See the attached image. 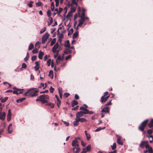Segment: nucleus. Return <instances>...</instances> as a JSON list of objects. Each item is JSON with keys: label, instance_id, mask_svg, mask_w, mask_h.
I'll use <instances>...</instances> for the list:
<instances>
[{"label": "nucleus", "instance_id": "32", "mask_svg": "<svg viewBox=\"0 0 153 153\" xmlns=\"http://www.w3.org/2000/svg\"><path fill=\"white\" fill-rule=\"evenodd\" d=\"M25 98H22L17 100H16V102L18 103L21 102L25 100Z\"/></svg>", "mask_w": 153, "mask_h": 153}, {"label": "nucleus", "instance_id": "54", "mask_svg": "<svg viewBox=\"0 0 153 153\" xmlns=\"http://www.w3.org/2000/svg\"><path fill=\"white\" fill-rule=\"evenodd\" d=\"M60 104L61 101L59 99V100H57V105L58 107H59L60 105Z\"/></svg>", "mask_w": 153, "mask_h": 153}, {"label": "nucleus", "instance_id": "11", "mask_svg": "<svg viewBox=\"0 0 153 153\" xmlns=\"http://www.w3.org/2000/svg\"><path fill=\"white\" fill-rule=\"evenodd\" d=\"M84 114H84L83 112L82 111L78 112L76 114V118L78 119L80 118V117L83 116Z\"/></svg>", "mask_w": 153, "mask_h": 153}, {"label": "nucleus", "instance_id": "43", "mask_svg": "<svg viewBox=\"0 0 153 153\" xmlns=\"http://www.w3.org/2000/svg\"><path fill=\"white\" fill-rule=\"evenodd\" d=\"M47 105L49 106L52 108H54V104L52 103L47 104Z\"/></svg>", "mask_w": 153, "mask_h": 153}, {"label": "nucleus", "instance_id": "4", "mask_svg": "<svg viewBox=\"0 0 153 153\" xmlns=\"http://www.w3.org/2000/svg\"><path fill=\"white\" fill-rule=\"evenodd\" d=\"M34 88H31L29 90H30V92L29 93V95L31 96L32 97L36 96L37 95V93L38 92L37 90L32 91Z\"/></svg>", "mask_w": 153, "mask_h": 153}, {"label": "nucleus", "instance_id": "13", "mask_svg": "<svg viewBox=\"0 0 153 153\" xmlns=\"http://www.w3.org/2000/svg\"><path fill=\"white\" fill-rule=\"evenodd\" d=\"M80 149L79 147H74L73 149V151L74 153H78L80 151Z\"/></svg>", "mask_w": 153, "mask_h": 153}, {"label": "nucleus", "instance_id": "17", "mask_svg": "<svg viewBox=\"0 0 153 153\" xmlns=\"http://www.w3.org/2000/svg\"><path fill=\"white\" fill-rule=\"evenodd\" d=\"M101 111L102 112L109 113V108L108 107H106L102 108Z\"/></svg>", "mask_w": 153, "mask_h": 153}, {"label": "nucleus", "instance_id": "51", "mask_svg": "<svg viewBox=\"0 0 153 153\" xmlns=\"http://www.w3.org/2000/svg\"><path fill=\"white\" fill-rule=\"evenodd\" d=\"M81 16L82 17L84 18L85 21V19L88 20L89 19L88 17L87 16H85V14L84 15V13H83V16Z\"/></svg>", "mask_w": 153, "mask_h": 153}, {"label": "nucleus", "instance_id": "1", "mask_svg": "<svg viewBox=\"0 0 153 153\" xmlns=\"http://www.w3.org/2000/svg\"><path fill=\"white\" fill-rule=\"evenodd\" d=\"M80 109L83 111L84 114H91L93 113V112L91 111H89L88 109L86 108H85L83 106H81L80 108Z\"/></svg>", "mask_w": 153, "mask_h": 153}, {"label": "nucleus", "instance_id": "16", "mask_svg": "<svg viewBox=\"0 0 153 153\" xmlns=\"http://www.w3.org/2000/svg\"><path fill=\"white\" fill-rule=\"evenodd\" d=\"M147 142V141H142L141 142L140 144L139 145V147L141 148H143L145 146Z\"/></svg>", "mask_w": 153, "mask_h": 153}, {"label": "nucleus", "instance_id": "62", "mask_svg": "<svg viewBox=\"0 0 153 153\" xmlns=\"http://www.w3.org/2000/svg\"><path fill=\"white\" fill-rule=\"evenodd\" d=\"M30 92V90H29V89L27 90V92L25 93L24 94V95L25 96H27V94L28 93L29 94V93Z\"/></svg>", "mask_w": 153, "mask_h": 153}, {"label": "nucleus", "instance_id": "9", "mask_svg": "<svg viewBox=\"0 0 153 153\" xmlns=\"http://www.w3.org/2000/svg\"><path fill=\"white\" fill-rule=\"evenodd\" d=\"M24 89H17L16 90H14L13 91V93L14 94H21L22 93L21 91H22L24 90Z\"/></svg>", "mask_w": 153, "mask_h": 153}, {"label": "nucleus", "instance_id": "7", "mask_svg": "<svg viewBox=\"0 0 153 153\" xmlns=\"http://www.w3.org/2000/svg\"><path fill=\"white\" fill-rule=\"evenodd\" d=\"M145 146L146 149H148V153H153V149L151 147H149V145L148 144V142L147 141Z\"/></svg>", "mask_w": 153, "mask_h": 153}, {"label": "nucleus", "instance_id": "27", "mask_svg": "<svg viewBox=\"0 0 153 153\" xmlns=\"http://www.w3.org/2000/svg\"><path fill=\"white\" fill-rule=\"evenodd\" d=\"M148 126L149 128H152L153 126V119L151 120Z\"/></svg>", "mask_w": 153, "mask_h": 153}, {"label": "nucleus", "instance_id": "29", "mask_svg": "<svg viewBox=\"0 0 153 153\" xmlns=\"http://www.w3.org/2000/svg\"><path fill=\"white\" fill-rule=\"evenodd\" d=\"M64 57L63 56H59L56 60V62H58V60H63L64 59Z\"/></svg>", "mask_w": 153, "mask_h": 153}, {"label": "nucleus", "instance_id": "57", "mask_svg": "<svg viewBox=\"0 0 153 153\" xmlns=\"http://www.w3.org/2000/svg\"><path fill=\"white\" fill-rule=\"evenodd\" d=\"M71 57V55H69L67 56L65 58V59L66 60H68L69 59H70Z\"/></svg>", "mask_w": 153, "mask_h": 153}, {"label": "nucleus", "instance_id": "14", "mask_svg": "<svg viewBox=\"0 0 153 153\" xmlns=\"http://www.w3.org/2000/svg\"><path fill=\"white\" fill-rule=\"evenodd\" d=\"M109 96H108L106 97H105L104 96H102L101 97V102H106Z\"/></svg>", "mask_w": 153, "mask_h": 153}, {"label": "nucleus", "instance_id": "46", "mask_svg": "<svg viewBox=\"0 0 153 153\" xmlns=\"http://www.w3.org/2000/svg\"><path fill=\"white\" fill-rule=\"evenodd\" d=\"M51 62V59H48L47 62V65L48 66H49L50 65Z\"/></svg>", "mask_w": 153, "mask_h": 153}, {"label": "nucleus", "instance_id": "40", "mask_svg": "<svg viewBox=\"0 0 153 153\" xmlns=\"http://www.w3.org/2000/svg\"><path fill=\"white\" fill-rule=\"evenodd\" d=\"M46 28L45 27H44L40 31V33L42 34L46 30Z\"/></svg>", "mask_w": 153, "mask_h": 153}, {"label": "nucleus", "instance_id": "35", "mask_svg": "<svg viewBox=\"0 0 153 153\" xmlns=\"http://www.w3.org/2000/svg\"><path fill=\"white\" fill-rule=\"evenodd\" d=\"M34 47V45H33L32 43H30L29 46V48H28V50H32Z\"/></svg>", "mask_w": 153, "mask_h": 153}, {"label": "nucleus", "instance_id": "8", "mask_svg": "<svg viewBox=\"0 0 153 153\" xmlns=\"http://www.w3.org/2000/svg\"><path fill=\"white\" fill-rule=\"evenodd\" d=\"M72 146L75 147H78L79 144H78V141L77 140V138H75L74 140H73L72 143Z\"/></svg>", "mask_w": 153, "mask_h": 153}, {"label": "nucleus", "instance_id": "58", "mask_svg": "<svg viewBox=\"0 0 153 153\" xmlns=\"http://www.w3.org/2000/svg\"><path fill=\"white\" fill-rule=\"evenodd\" d=\"M72 12H71V11L69 12L68 13L67 16H68L69 17L72 16Z\"/></svg>", "mask_w": 153, "mask_h": 153}, {"label": "nucleus", "instance_id": "39", "mask_svg": "<svg viewBox=\"0 0 153 153\" xmlns=\"http://www.w3.org/2000/svg\"><path fill=\"white\" fill-rule=\"evenodd\" d=\"M40 98V101L43 103H45L47 102V101L44 99L42 98Z\"/></svg>", "mask_w": 153, "mask_h": 153}, {"label": "nucleus", "instance_id": "53", "mask_svg": "<svg viewBox=\"0 0 153 153\" xmlns=\"http://www.w3.org/2000/svg\"><path fill=\"white\" fill-rule=\"evenodd\" d=\"M27 67L26 64L25 63H23L22 65V68H25Z\"/></svg>", "mask_w": 153, "mask_h": 153}, {"label": "nucleus", "instance_id": "36", "mask_svg": "<svg viewBox=\"0 0 153 153\" xmlns=\"http://www.w3.org/2000/svg\"><path fill=\"white\" fill-rule=\"evenodd\" d=\"M40 43H41L40 42H36L35 45V47L36 48H39V47H40L39 45Z\"/></svg>", "mask_w": 153, "mask_h": 153}, {"label": "nucleus", "instance_id": "10", "mask_svg": "<svg viewBox=\"0 0 153 153\" xmlns=\"http://www.w3.org/2000/svg\"><path fill=\"white\" fill-rule=\"evenodd\" d=\"M6 114L5 112H2L1 111H0V119L1 120H4L5 118Z\"/></svg>", "mask_w": 153, "mask_h": 153}, {"label": "nucleus", "instance_id": "30", "mask_svg": "<svg viewBox=\"0 0 153 153\" xmlns=\"http://www.w3.org/2000/svg\"><path fill=\"white\" fill-rule=\"evenodd\" d=\"M77 1H78V0ZM74 4L76 5V6H77V2L75 1V0H72V2L71 4V5L72 6Z\"/></svg>", "mask_w": 153, "mask_h": 153}, {"label": "nucleus", "instance_id": "21", "mask_svg": "<svg viewBox=\"0 0 153 153\" xmlns=\"http://www.w3.org/2000/svg\"><path fill=\"white\" fill-rule=\"evenodd\" d=\"M79 121L78 118H76L75 119V121H74L73 122V124L74 126H77L78 125Z\"/></svg>", "mask_w": 153, "mask_h": 153}, {"label": "nucleus", "instance_id": "59", "mask_svg": "<svg viewBox=\"0 0 153 153\" xmlns=\"http://www.w3.org/2000/svg\"><path fill=\"white\" fill-rule=\"evenodd\" d=\"M152 130L151 129H149L147 131V133L149 134H152Z\"/></svg>", "mask_w": 153, "mask_h": 153}, {"label": "nucleus", "instance_id": "18", "mask_svg": "<svg viewBox=\"0 0 153 153\" xmlns=\"http://www.w3.org/2000/svg\"><path fill=\"white\" fill-rule=\"evenodd\" d=\"M35 66L34 67V68L36 71H37L39 68V65L38 62L36 61L35 63Z\"/></svg>", "mask_w": 153, "mask_h": 153}, {"label": "nucleus", "instance_id": "3", "mask_svg": "<svg viewBox=\"0 0 153 153\" xmlns=\"http://www.w3.org/2000/svg\"><path fill=\"white\" fill-rule=\"evenodd\" d=\"M49 36V34L48 33H46L42 37V43L43 44H44L45 42L47 41V39L48 38Z\"/></svg>", "mask_w": 153, "mask_h": 153}, {"label": "nucleus", "instance_id": "47", "mask_svg": "<svg viewBox=\"0 0 153 153\" xmlns=\"http://www.w3.org/2000/svg\"><path fill=\"white\" fill-rule=\"evenodd\" d=\"M51 10L53 11L54 10V3L53 2L51 3Z\"/></svg>", "mask_w": 153, "mask_h": 153}, {"label": "nucleus", "instance_id": "60", "mask_svg": "<svg viewBox=\"0 0 153 153\" xmlns=\"http://www.w3.org/2000/svg\"><path fill=\"white\" fill-rule=\"evenodd\" d=\"M85 10H86L85 8H83L82 9V13L81 15L80 16H83V13H84V15H85Z\"/></svg>", "mask_w": 153, "mask_h": 153}, {"label": "nucleus", "instance_id": "23", "mask_svg": "<svg viewBox=\"0 0 153 153\" xmlns=\"http://www.w3.org/2000/svg\"><path fill=\"white\" fill-rule=\"evenodd\" d=\"M78 104V102L75 100H73L72 102V106L74 107L75 105H76Z\"/></svg>", "mask_w": 153, "mask_h": 153}, {"label": "nucleus", "instance_id": "26", "mask_svg": "<svg viewBox=\"0 0 153 153\" xmlns=\"http://www.w3.org/2000/svg\"><path fill=\"white\" fill-rule=\"evenodd\" d=\"M78 35V33L77 31L75 32L73 35V39H75Z\"/></svg>", "mask_w": 153, "mask_h": 153}, {"label": "nucleus", "instance_id": "6", "mask_svg": "<svg viewBox=\"0 0 153 153\" xmlns=\"http://www.w3.org/2000/svg\"><path fill=\"white\" fill-rule=\"evenodd\" d=\"M80 18V19L79 21V24L77 25V28L78 27H81L83 24L84 22H85L84 18L82 17L81 16H79Z\"/></svg>", "mask_w": 153, "mask_h": 153}, {"label": "nucleus", "instance_id": "63", "mask_svg": "<svg viewBox=\"0 0 153 153\" xmlns=\"http://www.w3.org/2000/svg\"><path fill=\"white\" fill-rule=\"evenodd\" d=\"M69 95V94L68 93H65L64 94V96L66 97H68Z\"/></svg>", "mask_w": 153, "mask_h": 153}, {"label": "nucleus", "instance_id": "41", "mask_svg": "<svg viewBox=\"0 0 153 153\" xmlns=\"http://www.w3.org/2000/svg\"><path fill=\"white\" fill-rule=\"evenodd\" d=\"M73 32V28H71L70 30L69 31L68 33V36H69Z\"/></svg>", "mask_w": 153, "mask_h": 153}, {"label": "nucleus", "instance_id": "38", "mask_svg": "<svg viewBox=\"0 0 153 153\" xmlns=\"http://www.w3.org/2000/svg\"><path fill=\"white\" fill-rule=\"evenodd\" d=\"M116 146L115 143H114L111 146V148L112 150H114L116 148Z\"/></svg>", "mask_w": 153, "mask_h": 153}, {"label": "nucleus", "instance_id": "33", "mask_svg": "<svg viewBox=\"0 0 153 153\" xmlns=\"http://www.w3.org/2000/svg\"><path fill=\"white\" fill-rule=\"evenodd\" d=\"M105 128V127H104L103 128H102L101 127H100L96 129L95 131V132H97L98 131H100L102 129H104Z\"/></svg>", "mask_w": 153, "mask_h": 153}, {"label": "nucleus", "instance_id": "45", "mask_svg": "<svg viewBox=\"0 0 153 153\" xmlns=\"http://www.w3.org/2000/svg\"><path fill=\"white\" fill-rule=\"evenodd\" d=\"M37 48H36L35 49H34L33 50L32 52L33 53L35 54L37 53L38 52V50Z\"/></svg>", "mask_w": 153, "mask_h": 153}, {"label": "nucleus", "instance_id": "52", "mask_svg": "<svg viewBox=\"0 0 153 153\" xmlns=\"http://www.w3.org/2000/svg\"><path fill=\"white\" fill-rule=\"evenodd\" d=\"M48 16L50 17L51 15V11L50 10H48L47 12Z\"/></svg>", "mask_w": 153, "mask_h": 153}, {"label": "nucleus", "instance_id": "19", "mask_svg": "<svg viewBox=\"0 0 153 153\" xmlns=\"http://www.w3.org/2000/svg\"><path fill=\"white\" fill-rule=\"evenodd\" d=\"M44 55V52L42 51H40L39 52V54L38 55V57L39 59H42V56Z\"/></svg>", "mask_w": 153, "mask_h": 153}, {"label": "nucleus", "instance_id": "64", "mask_svg": "<svg viewBox=\"0 0 153 153\" xmlns=\"http://www.w3.org/2000/svg\"><path fill=\"white\" fill-rule=\"evenodd\" d=\"M78 107H79V106H76L75 107H74V108H73L72 110H76L78 109Z\"/></svg>", "mask_w": 153, "mask_h": 153}, {"label": "nucleus", "instance_id": "37", "mask_svg": "<svg viewBox=\"0 0 153 153\" xmlns=\"http://www.w3.org/2000/svg\"><path fill=\"white\" fill-rule=\"evenodd\" d=\"M76 10V7H73L72 6V7L71 8V11L72 12V13L74 12Z\"/></svg>", "mask_w": 153, "mask_h": 153}, {"label": "nucleus", "instance_id": "42", "mask_svg": "<svg viewBox=\"0 0 153 153\" xmlns=\"http://www.w3.org/2000/svg\"><path fill=\"white\" fill-rule=\"evenodd\" d=\"M8 97H5L4 98L2 99L1 100V102H4L7 101L8 99Z\"/></svg>", "mask_w": 153, "mask_h": 153}, {"label": "nucleus", "instance_id": "22", "mask_svg": "<svg viewBox=\"0 0 153 153\" xmlns=\"http://www.w3.org/2000/svg\"><path fill=\"white\" fill-rule=\"evenodd\" d=\"M72 51L69 48L66 49L64 51V53L65 54L70 53H71Z\"/></svg>", "mask_w": 153, "mask_h": 153}, {"label": "nucleus", "instance_id": "56", "mask_svg": "<svg viewBox=\"0 0 153 153\" xmlns=\"http://www.w3.org/2000/svg\"><path fill=\"white\" fill-rule=\"evenodd\" d=\"M50 91L51 93H52L53 92L54 90V89L51 86L50 87Z\"/></svg>", "mask_w": 153, "mask_h": 153}, {"label": "nucleus", "instance_id": "12", "mask_svg": "<svg viewBox=\"0 0 153 153\" xmlns=\"http://www.w3.org/2000/svg\"><path fill=\"white\" fill-rule=\"evenodd\" d=\"M11 113L10 111V109H9L8 111V113L7 115V120L8 121H9L11 119Z\"/></svg>", "mask_w": 153, "mask_h": 153}, {"label": "nucleus", "instance_id": "28", "mask_svg": "<svg viewBox=\"0 0 153 153\" xmlns=\"http://www.w3.org/2000/svg\"><path fill=\"white\" fill-rule=\"evenodd\" d=\"M117 143L119 144H120L121 145H123V143L122 142V141L120 139V137H118L117 139Z\"/></svg>", "mask_w": 153, "mask_h": 153}, {"label": "nucleus", "instance_id": "44", "mask_svg": "<svg viewBox=\"0 0 153 153\" xmlns=\"http://www.w3.org/2000/svg\"><path fill=\"white\" fill-rule=\"evenodd\" d=\"M86 136L88 140H89L91 138V135L90 134H86Z\"/></svg>", "mask_w": 153, "mask_h": 153}, {"label": "nucleus", "instance_id": "2", "mask_svg": "<svg viewBox=\"0 0 153 153\" xmlns=\"http://www.w3.org/2000/svg\"><path fill=\"white\" fill-rule=\"evenodd\" d=\"M148 121V120H146L143 121L141 124L140 126H139V128L140 130L141 131H143L144 128L145 127L147 124Z\"/></svg>", "mask_w": 153, "mask_h": 153}, {"label": "nucleus", "instance_id": "5", "mask_svg": "<svg viewBox=\"0 0 153 153\" xmlns=\"http://www.w3.org/2000/svg\"><path fill=\"white\" fill-rule=\"evenodd\" d=\"M59 43L57 42L54 45L52 48V51L53 53H55L56 52H59V51L57 50L59 47Z\"/></svg>", "mask_w": 153, "mask_h": 153}, {"label": "nucleus", "instance_id": "15", "mask_svg": "<svg viewBox=\"0 0 153 153\" xmlns=\"http://www.w3.org/2000/svg\"><path fill=\"white\" fill-rule=\"evenodd\" d=\"M12 125L10 124L8 126L7 129V131L9 134H10L12 132Z\"/></svg>", "mask_w": 153, "mask_h": 153}, {"label": "nucleus", "instance_id": "25", "mask_svg": "<svg viewBox=\"0 0 153 153\" xmlns=\"http://www.w3.org/2000/svg\"><path fill=\"white\" fill-rule=\"evenodd\" d=\"M64 46L65 47L69 48L70 47L69 41L68 40L66 41L65 43Z\"/></svg>", "mask_w": 153, "mask_h": 153}, {"label": "nucleus", "instance_id": "20", "mask_svg": "<svg viewBox=\"0 0 153 153\" xmlns=\"http://www.w3.org/2000/svg\"><path fill=\"white\" fill-rule=\"evenodd\" d=\"M39 98H42L44 99H48L49 98V97L48 95H42L40 96Z\"/></svg>", "mask_w": 153, "mask_h": 153}, {"label": "nucleus", "instance_id": "61", "mask_svg": "<svg viewBox=\"0 0 153 153\" xmlns=\"http://www.w3.org/2000/svg\"><path fill=\"white\" fill-rule=\"evenodd\" d=\"M42 4V3L41 2H38L36 3V5L38 6H40Z\"/></svg>", "mask_w": 153, "mask_h": 153}, {"label": "nucleus", "instance_id": "24", "mask_svg": "<svg viewBox=\"0 0 153 153\" xmlns=\"http://www.w3.org/2000/svg\"><path fill=\"white\" fill-rule=\"evenodd\" d=\"M79 122H80L82 123L85 122L87 121V120L84 118H78Z\"/></svg>", "mask_w": 153, "mask_h": 153}, {"label": "nucleus", "instance_id": "31", "mask_svg": "<svg viewBox=\"0 0 153 153\" xmlns=\"http://www.w3.org/2000/svg\"><path fill=\"white\" fill-rule=\"evenodd\" d=\"M49 76H50V77L51 78H53V71H50L49 72Z\"/></svg>", "mask_w": 153, "mask_h": 153}, {"label": "nucleus", "instance_id": "49", "mask_svg": "<svg viewBox=\"0 0 153 153\" xmlns=\"http://www.w3.org/2000/svg\"><path fill=\"white\" fill-rule=\"evenodd\" d=\"M86 150H87L88 152H89L90 151L91 149V146L90 145H88L86 148Z\"/></svg>", "mask_w": 153, "mask_h": 153}, {"label": "nucleus", "instance_id": "34", "mask_svg": "<svg viewBox=\"0 0 153 153\" xmlns=\"http://www.w3.org/2000/svg\"><path fill=\"white\" fill-rule=\"evenodd\" d=\"M56 38H53L51 42V45L52 46L55 43V42H56Z\"/></svg>", "mask_w": 153, "mask_h": 153}, {"label": "nucleus", "instance_id": "48", "mask_svg": "<svg viewBox=\"0 0 153 153\" xmlns=\"http://www.w3.org/2000/svg\"><path fill=\"white\" fill-rule=\"evenodd\" d=\"M53 22V19L52 18H51L50 19V22H48V26L50 25Z\"/></svg>", "mask_w": 153, "mask_h": 153}, {"label": "nucleus", "instance_id": "50", "mask_svg": "<svg viewBox=\"0 0 153 153\" xmlns=\"http://www.w3.org/2000/svg\"><path fill=\"white\" fill-rule=\"evenodd\" d=\"M33 3V1H30V3L28 4V6L30 7H32L33 6L32 4Z\"/></svg>", "mask_w": 153, "mask_h": 153}, {"label": "nucleus", "instance_id": "55", "mask_svg": "<svg viewBox=\"0 0 153 153\" xmlns=\"http://www.w3.org/2000/svg\"><path fill=\"white\" fill-rule=\"evenodd\" d=\"M37 58L36 56H32L31 59L32 61H34Z\"/></svg>", "mask_w": 153, "mask_h": 153}]
</instances>
